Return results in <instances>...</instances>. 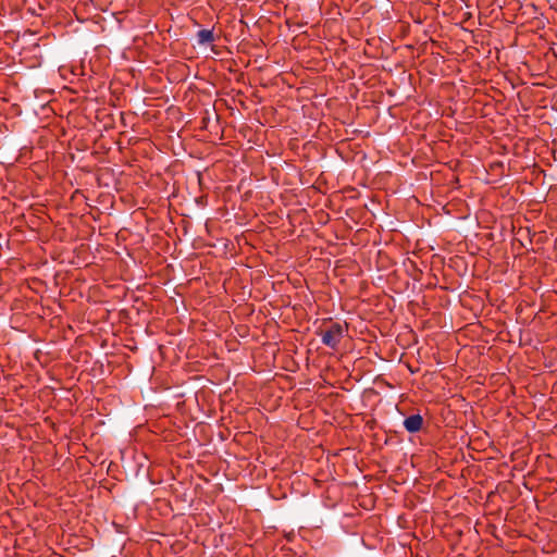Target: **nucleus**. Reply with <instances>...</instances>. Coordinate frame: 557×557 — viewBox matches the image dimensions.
I'll use <instances>...</instances> for the list:
<instances>
[{
    "label": "nucleus",
    "mask_w": 557,
    "mask_h": 557,
    "mask_svg": "<svg viewBox=\"0 0 557 557\" xmlns=\"http://www.w3.org/2000/svg\"><path fill=\"white\" fill-rule=\"evenodd\" d=\"M215 40L213 29H200L197 33V42L199 45L212 44Z\"/></svg>",
    "instance_id": "3"
},
{
    "label": "nucleus",
    "mask_w": 557,
    "mask_h": 557,
    "mask_svg": "<svg viewBox=\"0 0 557 557\" xmlns=\"http://www.w3.org/2000/svg\"><path fill=\"white\" fill-rule=\"evenodd\" d=\"M345 327L339 323H332L329 329L321 332L322 343L330 347L336 348L344 336Z\"/></svg>",
    "instance_id": "1"
},
{
    "label": "nucleus",
    "mask_w": 557,
    "mask_h": 557,
    "mask_svg": "<svg viewBox=\"0 0 557 557\" xmlns=\"http://www.w3.org/2000/svg\"><path fill=\"white\" fill-rule=\"evenodd\" d=\"M423 418L421 414H411L404 421V426L409 433H417L422 429Z\"/></svg>",
    "instance_id": "2"
}]
</instances>
